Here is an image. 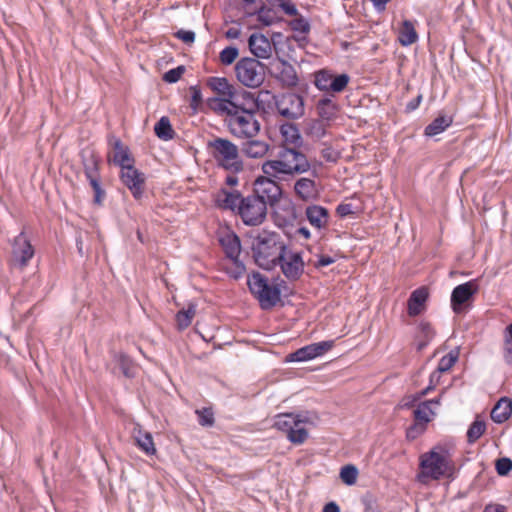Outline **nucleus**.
Returning <instances> with one entry per match:
<instances>
[{
  "mask_svg": "<svg viewBox=\"0 0 512 512\" xmlns=\"http://www.w3.org/2000/svg\"><path fill=\"white\" fill-rule=\"evenodd\" d=\"M213 200L218 208L233 212L248 226L261 225L267 217L268 208L252 193L243 196L238 190L219 189Z\"/></svg>",
  "mask_w": 512,
  "mask_h": 512,
  "instance_id": "nucleus-1",
  "label": "nucleus"
},
{
  "mask_svg": "<svg viewBox=\"0 0 512 512\" xmlns=\"http://www.w3.org/2000/svg\"><path fill=\"white\" fill-rule=\"evenodd\" d=\"M241 96L243 102L233 111L230 118H225V124L229 132L239 139H252L260 131V122L256 117L258 111V102L254 94L242 90Z\"/></svg>",
  "mask_w": 512,
  "mask_h": 512,
  "instance_id": "nucleus-2",
  "label": "nucleus"
},
{
  "mask_svg": "<svg viewBox=\"0 0 512 512\" xmlns=\"http://www.w3.org/2000/svg\"><path fill=\"white\" fill-rule=\"evenodd\" d=\"M310 169V163L305 154L294 149L283 147L276 158L266 160L261 165L263 174L277 180H285L303 174Z\"/></svg>",
  "mask_w": 512,
  "mask_h": 512,
  "instance_id": "nucleus-3",
  "label": "nucleus"
},
{
  "mask_svg": "<svg viewBox=\"0 0 512 512\" xmlns=\"http://www.w3.org/2000/svg\"><path fill=\"white\" fill-rule=\"evenodd\" d=\"M420 473L418 479L421 483L429 480H440L453 474L455 465L449 448L437 445L420 456Z\"/></svg>",
  "mask_w": 512,
  "mask_h": 512,
  "instance_id": "nucleus-4",
  "label": "nucleus"
},
{
  "mask_svg": "<svg viewBox=\"0 0 512 512\" xmlns=\"http://www.w3.org/2000/svg\"><path fill=\"white\" fill-rule=\"evenodd\" d=\"M278 235L263 231L252 241L253 257L256 264L266 270L272 269L280 256L281 248L286 247L278 242Z\"/></svg>",
  "mask_w": 512,
  "mask_h": 512,
  "instance_id": "nucleus-5",
  "label": "nucleus"
},
{
  "mask_svg": "<svg viewBox=\"0 0 512 512\" xmlns=\"http://www.w3.org/2000/svg\"><path fill=\"white\" fill-rule=\"evenodd\" d=\"M209 153L219 167L233 173L243 170V162L237 145L228 139L215 137L207 143Z\"/></svg>",
  "mask_w": 512,
  "mask_h": 512,
  "instance_id": "nucleus-6",
  "label": "nucleus"
},
{
  "mask_svg": "<svg viewBox=\"0 0 512 512\" xmlns=\"http://www.w3.org/2000/svg\"><path fill=\"white\" fill-rule=\"evenodd\" d=\"M247 284L251 293L259 300L263 309L275 306L280 301V290L268 283V279L260 273L248 277Z\"/></svg>",
  "mask_w": 512,
  "mask_h": 512,
  "instance_id": "nucleus-7",
  "label": "nucleus"
},
{
  "mask_svg": "<svg viewBox=\"0 0 512 512\" xmlns=\"http://www.w3.org/2000/svg\"><path fill=\"white\" fill-rule=\"evenodd\" d=\"M299 422H310V418L302 414L281 413L275 416L273 427L285 433L291 443L300 445L307 440L309 433L307 429L293 431Z\"/></svg>",
  "mask_w": 512,
  "mask_h": 512,
  "instance_id": "nucleus-8",
  "label": "nucleus"
},
{
  "mask_svg": "<svg viewBox=\"0 0 512 512\" xmlns=\"http://www.w3.org/2000/svg\"><path fill=\"white\" fill-rule=\"evenodd\" d=\"M238 81L249 88H257L264 81V68L260 61L245 57L240 59L235 66Z\"/></svg>",
  "mask_w": 512,
  "mask_h": 512,
  "instance_id": "nucleus-9",
  "label": "nucleus"
},
{
  "mask_svg": "<svg viewBox=\"0 0 512 512\" xmlns=\"http://www.w3.org/2000/svg\"><path fill=\"white\" fill-rule=\"evenodd\" d=\"M276 178L272 176H259L253 182L252 194L260 199L265 206L275 207L281 200L283 191L280 185L277 183Z\"/></svg>",
  "mask_w": 512,
  "mask_h": 512,
  "instance_id": "nucleus-10",
  "label": "nucleus"
},
{
  "mask_svg": "<svg viewBox=\"0 0 512 512\" xmlns=\"http://www.w3.org/2000/svg\"><path fill=\"white\" fill-rule=\"evenodd\" d=\"M350 77L348 74L334 75L328 69H320L314 72L315 87L326 93H341L348 86Z\"/></svg>",
  "mask_w": 512,
  "mask_h": 512,
  "instance_id": "nucleus-11",
  "label": "nucleus"
},
{
  "mask_svg": "<svg viewBox=\"0 0 512 512\" xmlns=\"http://www.w3.org/2000/svg\"><path fill=\"white\" fill-rule=\"evenodd\" d=\"M284 276L289 280H297L304 271V261L300 252L282 247L277 260Z\"/></svg>",
  "mask_w": 512,
  "mask_h": 512,
  "instance_id": "nucleus-12",
  "label": "nucleus"
},
{
  "mask_svg": "<svg viewBox=\"0 0 512 512\" xmlns=\"http://www.w3.org/2000/svg\"><path fill=\"white\" fill-rule=\"evenodd\" d=\"M120 179L136 200L142 197L145 190L146 177L144 173L134 167V163L121 168Z\"/></svg>",
  "mask_w": 512,
  "mask_h": 512,
  "instance_id": "nucleus-13",
  "label": "nucleus"
},
{
  "mask_svg": "<svg viewBox=\"0 0 512 512\" xmlns=\"http://www.w3.org/2000/svg\"><path fill=\"white\" fill-rule=\"evenodd\" d=\"M276 108L286 118H298L304 113L303 98L295 93H284L276 99Z\"/></svg>",
  "mask_w": 512,
  "mask_h": 512,
  "instance_id": "nucleus-14",
  "label": "nucleus"
},
{
  "mask_svg": "<svg viewBox=\"0 0 512 512\" xmlns=\"http://www.w3.org/2000/svg\"><path fill=\"white\" fill-rule=\"evenodd\" d=\"M334 344V340H327L306 345L289 354L287 360L291 362H303L315 359L330 351L334 347Z\"/></svg>",
  "mask_w": 512,
  "mask_h": 512,
  "instance_id": "nucleus-15",
  "label": "nucleus"
},
{
  "mask_svg": "<svg viewBox=\"0 0 512 512\" xmlns=\"http://www.w3.org/2000/svg\"><path fill=\"white\" fill-rule=\"evenodd\" d=\"M270 74L286 88L297 86L299 81L294 66L283 59H277L271 63Z\"/></svg>",
  "mask_w": 512,
  "mask_h": 512,
  "instance_id": "nucleus-16",
  "label": "nucleus"
},
{
  "mask_svg": "<svg viewBox=\"0 0 512 512\" xmlns=\"http://www.w3.org/2000/svg\"><path fill=\"white\" fill-rule=\"evenodd\" d=\"M108 146L110 151L107 158L110 163H113L120 168L130 163H134V158L130 153L128 146H126L118 137L110 136L108 138Z\"/></svg>",
  "mask_w": 512,
  "mask_h": 512,
  "instance_id": "nucleus-17",
  "label": "nucleus"
},
{
  "mask_svg": "<svg viewBox=\"0 0 512 512\" xmlns=\"http://www.w3.org/2000/svg\"><path fill=\"white\" fill-rule=\"evenodd\" d=\"M479 286L476 280H470L456 286L451 293V307L455 313L463 311V305L470 301L478 292Z\"/></svg>",
  "mask_w": 512,
  "mask_h": 512,
  "instance_id": "nucleus-18",
  "label": "nucleus"
},
{
  "mask_svg": "<svg viewBox=\"0 0 512 512\" xmlns=\"http://www.w3.org/2000/svg\"><path fill=\"white\" fill-rule=\"evenodd\" d=\"M221 247L226 255L235 265L239 272L244 271V265L239 262L241 243L239 237L232 232L225 233L220 238Z\"/></svg>",
  "mask_w": 512,
  "mask_h": 512,
  "instance_id": "nucleus-19",
  "label": "nucleus"
},
{
  "mask_svg": "<svg viewBox=\"0 0 512 512\" xmlns=\"http://www.w3.org/2000/svg\"><path fill=\"white\" fill-rule=\"evenodd\" d=\"M34 256V248L24 232L19 233L13 242V257L19 266L24 267Z\"/></svg>",
  "mask_w": 512,
  "mask_h": 512,
  "instance_id": "nucleus-20",
  "label": "nucleus"
},
{
  "mask_svg": "<svg viewBox=\"0 0 512 512\" xmlns=\"http://www.w3.org/2000/svg\"><path fill=\"white\" fill-rule=\"evenodd\" d=\"M206 85L218 96L217 98H242L241 91L238 92L225 77H209Z\"/></svg>",
  "mask_w": 512,
  "mask_h": 512,
  "instance_id": "nucleus-21",
  "label": "nucleus"
},
{
  "mask_svg": "<svg viewBox=\"0 0 512 512\" xmlns=\"http://www.w3.org/2000/svg\"><path fill=\"white\" fill-rule=\"evenodd\" d=\"M250 52L258 59H268L272 55L273 44L262 33H252L248 39Z\"/></svg>",
  "mask_w": 512,
  "mask_h": 512,
  "instance_id": "nucleus-22",
  "label": "nucleus"
},
{
  "mask_svg": "<svg viewBox=\"0 0 512 512\" xmlns=\"http://www.w3.org/2000/svg\"><path fill=\"white\" fill-rule=\"evenodd\" d=\"M295 196L304 201H314L319 197V188L316 181L312 178L301 177L294 183Z\"/></svg>",
  "mask_w": 512,
  "mask_h": 512,
  "instance_id": "nucleus-23",
  "label": "nucleus"
},
{
  "mask_svg": "<svg viewBox=\"0 0 512 512\" xmlns=\"http://www.w3.org/2000/svg\"><path fill=\"white\" fill-rule=\"evenodd\" d=\"M429 292L426 287H420L414 290L407 303V312L411 317H415L424 312Z\"/></svg>",
  "mask_w": 512,
  "mask_h": 512,
  "instance_id": "nucleus-24",
  "label": "nucleus"
},
{
  "mask_svg": "<svg viewBox=\"0 0 512 512\" xmlns=\"http://www.w3.org/2000/svg\"><path fill=\"white\" fill-rule=\"evenodd\" d=\"M305 216L311 226L321 230L329 223V211L320 205H309L305 210Z\"/></svg>",
  "mask_w": 512,
  "mask_h": 512,
  "instance_id": "nucleus-25",
  "label": "nucleus"
},
{
  "mask_svg": "<svg viewBox=\"0 0 512 512\" xmlns=\"http://www.w3.org/2000/svg\"><path fill=\"white\" fill-rule=\"evenodd\" d=\"M242 102V98H211L209 105L215 112L225 114V118H230V115L233 114V111L236 110Z\"/></svg>",
  "mask_w": 512,
  "mask_h": 512,
  "instance_id": "nucleus-26",
  "label": "nucleus"
},
{
  "mask_svg": "<svg viewBox=\"0 0 512 512\" xmlns=\"http://www.w3.org/2000/svg\"><path fill=\"white\" fill-rule=\"evenodd\" d=\"M415 22L411 20L402 21L397 31V39L402 46H410L418 41Z\"/></svg>",
  "mask_w": 512,
  "mask_h": 512,
  "instance_id": "nucleus-27",
  "label": "nucleus"
},
{
  "mask_svg": "<svg viewBox=\"0 0 512 512\" xmlns=\"http://www.w3.org/2000/svg\"><path fill=\"white\" fill-rule=\"evenodd\" d=\"M81 157L86 178L100 175V157L93 149L86 148L82 150Z\"/></svg>",
  "mask_w": 512,
  "mask_h": 512,
  "instance_id": "nucleus-28",
  "label": "nucleus"
},
{
  "mask_svg": "<svg viewBox=\"0 0 512 512\" xmlns=\"http://www.w3.org/2000/svg\"><path fill=\"white\" fill-rule=\"evenodd\" d=\"M512 415V400L508 397H502L491 411V419L495 423H504Z\"/></svg>",
  "mask_w": 512,
  "mask_h": 512,
  "instance_id": "nucleus-29",
  "label": "nucleus"
},
{
  "mask_svg": "<svg viewBox=\"0 0 512 512\" xmlns=\"http://www.w3.org/2000/svg\"><path fill=\"white\" fill-rule=\"evenodd\" d=\"M270 145L261 140H249L247 141L243 147V153L249 158H262L269 151Z\"/></svg>",
  "mask_w": 512,
  "mask_h": 512,
  "instance_id": "nucleus-30",
  "label": "nucleus"
},
{
  "mask_svg": "<svg viewBox=\"0 0 512 512\" xmlns=\"http://www.w3.org/2000/svg\"><path fill=\"white\" fill-rule=\"evenodd\" d=\"M417 334L415 337L416 348L418 351L423 350L428 343L434 338L435 331L431 324L426 321H421L417 326Z\"/></svg>",
  "mask_w": 512,
  "mask_h": 512,
  "instance_id": "nucleus-31",
  "label": "nucleus"
},
{
  "mask_svg": "<svg viewBox=\"0 0 512 512\" xmlns=\"http://www.w3.org/2000/svg\"><path fill=\"white\" fill-rule=\"evenodd\" d=\"M319 117L326 121H331L337 117L339 107L330 98L320 99L316 105Z\"/></svg>",
  "mask_w": 512,
  "mask_h": 512,
  "instance_id": "nucleus-32",
  "label": "nucleus"
},
{
  "mask_svg": "<svg viewBox=\"0 0 512 512\" xmlns=\"http://www.w3.org/2000/svg\"><path fill=\"white\" fill-rule=\"evenodd\" d=\"M436 416V411L430 406V402L423 401L418 404L417 408L413 411L414 420L426 426Z\"/></svg>",
  "mask_w": 512,
  "mask_h": 512,
  "instance_id": "nucleus-33",
  "label": "nucleus"
},
{
  "mask_svg": "<svg viewBox=\"0 0 512 512\" xmlns=\"http://www.w3.org/2000/svg\"><path fill=\"white\" fill-rule=\"evenodd\" d=\"M279 132L284 143L283 147H286L287 145H298L301 141L299 130L294 124H282L279 127Z\"/></svg>",
  "mask_w": 512,
  "mask_h": 512,
  "instance_id": "nucleus-34",
  "label": "nucleus"
},
{
  "mask_svg": "<svg viewBox=\"0 0 512 512\" xmlns=\"http://www.w3.org/2000/svg\"><path fill=\"white\" fill-rule=\"evenodd\" d=\"M452 123V117L438 116L429 125L425 127L424 134L429 137L436 136L445 131L448 127H450Z\"/></svg>",
  "mask_w": 512,
  "mask_h": 512,
  "instance_id": "nucleus-35",
  "label": "nucleus"
},
{
  "mask_svg": "<svg viewBox=\"0 0 512 512\" xmlns=\"http://www.w3.org/2000/svg\"><path fill=\"white\" fill-rule=\"evenodd\" d=\"M154 132L162 140H171L174 137V130L168 117L163 116L154 126Z\"/></svg>",
  "mask_w": 512,
  "mask_h": 512,
  "instance_id": "nucleus-36",
  "label": "nucleus"
},
{
  "mask_svg": "<svg viewBox=\"0 0 512 512\" xmlns=\"http://www.w3.org/2000/svg\"><path fill=\"white\" fill-rule=\"evenodd\" d=\"M87 180L93 191V203L101 206L106 198V191L102 187L100 175L89 177Z\"/></svg>",
  "mask_w": 512,
  "mask_h": 512,
  "instance_id": "nucleus-37",
  "label": "nucleus"
},
{
  "mask_svg": "<svg viewBox=\"0 0 512 512\" xmlns=\"http://www.w3.org/2000/svg\"><path fill=\"white\" fill-rule=\"evenodd\" d=\"M135 440L138 447L147 455H152L156 452L152 435L148 432L138 431L135 435Z\"/></svg>",
  "mask_w": 512,
  "mask_h": 512,
  "instance_id": "nucleus-38",
  "label": "nucleus"
},
{
  "mask_svg": "<svg viewBox=\"0 0 512 512\" xmlns=\"http://www.w3.org/2000/svg\"><path fill=\"white\" fill-rule=\"evenodd\" d=\"M196 314V309L194 305H189L187 309L180 310L176 314V322L177 326L180 330H184L189 327L192 323V320Z\"/></svg>",
  "mask_w": 512,
  "mask_h": 512,
  "instance_id": "nucleus-39",
  "label": "nucleus"
},
{
  "mask_svg": "<svg viewBox=\"0 0 512 512\" xmlns=\"http://www.w3.org/2000/svg\"><path fill=\"white\" fill-rule=\"evenodd\" d=\"M503 357L506 363L512 364V323L503 332Z\"/></svg>",
  "mask_w": 512,
  "mask_h": 512,
  "instance_id": "nucleus-40",
  "label": "nucleus"
},
{
  "mask_svg": "<svg viewBox=\"0 0 512 512\" xmlns=\"http://www.w3.org/2000/svg\"><path fill=\"white\" fill-rule=\"evenodd\" d=\"M486 431V424L484 421L476 419L467 431V440L469 443L476 442Z\"/></svg>",
  "mask_w": 512,
  "mask_h": 512,
  "instance_id": "nucleus-41",
  "label": "nucleus"
},
{
  "mask_svg": "<svg viewBox=\"0 0 512 512\" xmlns=\"http://www.w3.org/2000/svg\"><path fill=\"white\" fill-rule=\"evenodd\" d=\"M358 478V469L352 464L345 465L340 470V479L346 485H354Z\"/></svg>",
  "mask_w": 512,
  "mask_h": 512,
  "instance_id": "nucleus-42",
  "label": "nucleus"
},
{
  "mask_svg": "<svg viewBox=\"0 0 512 512\" xmlns=\"http://www.w3.org/2000/svg\"><path fill=\"white\" fill-rule=\"evenodd\" d=\"M458 360V352L450 351L448 354L444 355L438 363L437 370L441 373L448 372L457 362Z\"/></svg>",
  "mask_w": 512,
  "mask_h": 512,
  "instance_id": "nucleus-43",
  "label": "nucleus"
},
{
  "mask_svg": "<svg viewBox=\"0 0 512 512\" xmlns=\"http://www.w3.org/2000/svg\"><path fill=\"white\" fill-rule=\"evenodd\" d=\"M195 413L198 416V422L201 426L211 427L214 425L215 418L214 412L211 407H204L202 409H197Z\"/></svg>",
  "mask_w": 512,
  "mask_h": 512,
  "instance_id": "nucleus-44",
  "label": "nucleus"
},
{
  "mask_svg": "<svg viewBox=\"0 0 512 512\" xmlns=\"http://www.w3.org/2000/svg\"><path fill=\"white\" fill-rule=\"evenodd\" d=\"M239 56V51L234 46L224 48L219 54V60L223 65H231Z\"/></svg>",
  "mask_w": 512,
  "mask_h": 512,
  "instance_id": "nucleus-45",
  "label": "nucleus"
},
{
  "mask_svg": "<svg viewBox=\"0 0 512 512\" xmlns=\"http://www.w3.org/2000/svg\"><path fill=\"white\" fill-rule=\"evenodd\" d=\"M189 91H190V95H191L190 108L194 112H197L203 103L201 90L198 86H191Z\"/></svg>",
  "mask_w": 512,
  "mask_h": 512,
  "instance_id": "nucleus-46",
  "label": "nucleus"
},
{
  "mask_svg": "<svg viewBox=\"0 0 512 512\" xmlns=\"http://www.w3.org/2000/svg\"><path fill=\"white\" fill-rule=\"evenodd\" d=\"M184 72V66H178L176 68L170 69L163 75V80L167 83H176L182 77Z\"/></svg>",
  "mask_w": 512,
  "mask_h": 512,
  "instance_id": "nucleus-47",
  "label": "nucleus"
},
{
  "mask_svg": "<svg viewBox=\"0 0 512 512\" xmlns=\"http://www.w3.org/2000/svg\"><path fill=\"white\" fill-rule=\"evenodd\" d=\"M427 427L422 425L421 423L414 420L413 425H411L406 432V436L410 440H414L423 434L426 431Z\"/></svg>",
  "mask_w": 512,
  "mask_h": 512,
  "instance_id": "nucleus-48",
  "label": "nucleus"
},
{
  "mask_svg": "<svg viewBox=\"0 0 512 512\" xmlns=\"http://www.w3.org/2000/svg\"><path fill=\"white\" fill-rule=\"evenodd\" d=\"M495 468L499 475L505 476L512 470V460L509 458L498 459Z\"/></svg>",
  "mask_w": 512,
  "mask_h": 512,
  "instance_id": "nucleus-49",
  "label": "nucleus"
},
{
  "mask_svg": "<svg viewBox=\"0 0 512 512\" xmlns=\"http://www.w3.org/2000/svg\"><path fill=\"white\" fill-rule=\"evenodd\" d=\"M290 26L292 30L300 33H308L310 30L309 23L302 17L292 20Z\"/></svg>",
  "mask_w": 512,
  "mask_h": 512,
  "instance_id": "nucleus-50",
  "label": "nucleus"
},
{
  "mask_svg": "<svg viewBox=\"0 0 512 512\" xmlns=\"http://www.w3.org/2000/svg\"><path fill=\"white\" fill-rule=\"evenodd\" d=\"M321 157L328 162H336L340 157V153L331 146H325L321 150Z\"/></svg>",
  "mask_w": 512,
  "mask_h": 512,
  "instance_id": "nucleus-51",
  "label": "nucleus"
},
{
  "mask_svg": "<svg viewBox=\"0 0 512 512\" xmlns=\"http://www.w3.org/2000/svg\"><path fill=\"white\" fill-rule=\"evenodd\" d=\"M420 401L419 396L416 394L407 395L402 398L399 403V407L402 409H410L416 405L417 402Z\"/></svg>",
  "mask_w": 512,
  "mask_h": 512,
  "instance_id": "nucleus-52",
  "label": "nucleus"
},
{
  "mask_svg": "<svg viewBox=\"0 0 512 512\" xmlns=\"http://www.w3.org/2000/svg\"><path fill=\"white\" fill-rule=\"evenodd\" d=\"M176 37L184 43H193L195 40V33L192 31L179 30L176 33Z\"/></svg>",
  "mask_w": 512,
  "mask_h": 512,
  "instance_id": "nucleus-53",
  "label": "nucleus"
},
{
  "mask_svg": "<svg viewBox=\"0 0 512 512\" xmlns=\"http://www.w3.org/2000/svg\"><path fill=\"white\" fill-rule=\"evenodd\" d=\"M280 7H282V9L284 10V12L287 14V15H290V16H295L297 15L298 11H297V8L295 7V5H293L292 3H290L289 1L287 0H284V1H280L277 3Z\"/></svg>",
  "mask_w": 512,
  "mask_h": 512,
  "instance_id": "nucleus-54",
  "label": "nucleus"
},
{
  "mask_svg": "<svg viewBox=\"0 0 512 512\" xmlns=\"http://www.w3.org/2000/svg\"><path fill=\"white\" fill-rule=\"evenodd\" d=\"M336 211L341 217H345L353 213L351 204H340L337 206Z\"/></svg>",
  "mask_w": 512,
  "mask_h": 512,
  "instance_id": "nucleus-55",
  "label": "nucleus"
},
{
  "mask_svg": "<svg viewBox=\"0 0 512 512\" xmlns=\"http://www.w3.org/2000/svg\"><path fill=\"white\" fill-rule=\"evenodd\" d=\"M335 262V259L328 255H321L315 264L316 267H325Z\"/></svg>",
  "mask_w": 512,
  "mask_h": 512,
  "instance_id": "nucleus-56",
  "label": "nucleus"
},
{
  "mask_svg": "<svg viewBox=\"0 0 512 512\" xmlns=\"http://www.w3.org/2000/svg\"><path fill=\"white\" fill-rule=\"evenodd\" d=\"M240 35H241V30H240V28L235 27V26L230 27V28H229V29H227V31L225 32V37H226L227 39H231V40H233V39H238V38L240 37Z\"/></svg>",
  "mask_w": 512,
  "mask_h": 512,
  "instance_id": "nucleus-57",
  "label": "nucleus"
},
{
  "mask_svg": "<svg viewBox=\"0 0 512 512\" xmlns=\"http://www.w3.org/2000/svg\"><path fill=\"white\" fill-rule=\"evenodd\" d=\"M506 507L501 504H488L485 506L483 512H505Z\"/></svg>",
  "mask_w": 512,
  "mask_h": 512,
  "instance_id": "nucleus-58",
  "label": "nucleus"
},
{
  "mask_svg": "<svg viewBox=\"0 0 512 512\" xmlns=\"http://www.w3.org/2000/svg\"><path fill=\"white\" fill-rule=\"evenodd\" d=\"M421 100H422V96L421 95H418L415 99H413L412 101H410L408 104H407V110L408 111H413L415 109H417L421 103Z\"/></svg>",
  "mask_w": 512,
  "mask_h": 512,
  "instance_id": "nucleus-59",
  "label": "nucleus"
},
{
  "mask_svg": "<svg viewBox=\"0 0 512 512\" xmlns=\"http://www.w3.org/2000/svg\"><path fill=\"white\" fill-rule=\"evenodd\" d=\"M441 372H439L437 369L431 373L430 375V379H429V383H431L432 385H434V387L436 388V386L439 384L440 382V378H441Z\"/></svg>",
  "mask_w": 512,
  "mask_h": 512,
  "instance_id": "nucleus-60",
  "label": "nucleus"
},
{
  "mask_svg": "<svg viewBox=\"0 0 512 512\" xmlns=\"http://www.w3.org/2000/svg\"><path fill=\"white\" fill-rule=\"evenodd\" d=\"M225 183L229 186L228 189H234V186L238 184V178L235 175H230L226 177Z\"/></svg>",
  "mask_w": 512,
  "mask_h": 512,
  "instance_id": "nucleus-61",
  "label": "nucleus"
},
{
  "mask_svg": "<svg viewBox=\"0 0 512 512\" xmlns=\"http://www.w3.org/2000/svg\"><path fill=\"white\" fill-rule=\"evenodd\" d=\"M374 7L379 10V11H382L385 9L386 7V4L390 1V0H370Z\"/></svg>",
  "mask_w": 512,
  "mask_h": 512,
  "instance_id": "nucleus-62",
  "label": "nucleus"
},
{
  "mask_svg": "<svg viewBox=\"0 0 512 512\" xmlns=\"http://www.w3.org/2000/svg\"><path fill=\"white\" fill-rule=\"evenodd\" d=\"M322 512H340V510H339V507H338V505L336 503L330 502V503H327L324 506Z\"/></svg>",
  "mask_w": 512,
  "mask_h": 512,
  "instance_id": "nucleus-63",
  "label": "nucleus"
},
{
  "mask_svg": "<svg viewBox=\"0 0 512 512\" xmlns=\"http://www.w3.org/2000/svg\"><path fill=\"white\" fill-rule=\"evenodd\" d=\"M297 234L303 237L304 239H310L311 233L306 227H301L297 230Z\"/></svg>",
  "mask_w": 512,
  "mask_h": 512,
  "instance_id": "nucleus-64",
  "label": "nucleus"
}]
</instances>
